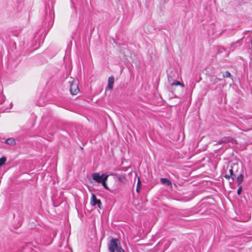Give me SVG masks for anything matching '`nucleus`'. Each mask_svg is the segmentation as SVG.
I'll return each instance as SVG.
<instances>
[{
	"mask_svg": "<svg viewBox=\"0 0 252 252\" xmlns=\"http://www.w3.org/2000/svg\"><path fill=\"white\" fill-rule=\"evenodd\" d=\"M91 204L94 206L97 205L98 208L100 209H102V205L100 199H97L94 193L92 194V197L91 198Z\"/></svg>",
	"mask_w": 252,
	"mask_h": 252,
	"instance_id": "nucleus-3",
	"label": "nucleus"
},
{
	"mask_svg": "<svg viewBox=\"0 0 252 252\" xmlns=\"http://www.w3.org/2000/svg\"><path fill=\"white\" fill-rule=\"evenodd\" d=\"M170 79H171V78L170 77H168V81H170Z\"/></svg>",
	"mask_w": 252,
	"mask_h": 252,
	"instance_id": "nucleus-20",
	"label": "nucleus"
},
{
	"mask_svg": "<svg viewBox=\"0 0 252 252\" xmlns=\"http://www.w3.org/2000/svg\"><path fill=\"white\" fill-rule=\"evenodd\" d=\"M120 242L118 239H112L109 244L108 249L110 252H125V251L120 246Z\"/></svg>",
	"mask_w": 252,
	"mask_h": 252,
	"instance_id": "nucleus-1",
	"label": "nucleus"
},
{
	"mask_svg": "<svg viewBox=\"0 0 252 252\" xmlns=\"http://www.w3.org/2000/svg\"><path fill=\"white\" fill-rule=\"evenodd\" d=\"M70 85V92L71 94L75 95L79 92V89L78 86V81L74 79L71 78V81H69Z\"/></svg>",
	"mask_w": 252,
	"mask_h": 252,
	"instance_id": "nucleus-2",
	"label": "nucleus"
},
{
	"mask_svg": "<svg viewBox=\"0 0 252 252\" xmlns=\"http://www.w3.org/2000/svg\"><path fill=\"white\" fill-rule=\"evenodd\" d=\"M242 191V186H239V188L237 189V194L238 195H240Z\"/></svg>",
	"mask_w": 252,
	"mask_h": 252,
	"instance_id": "nucleus-18",
	"label": "nucleus"
},
{
	"mask_svg": "<svg viewBox=\"0 0 252 252\" xmlns=\"http://www.w3.org/2000/svg\"><path fill=\"white\" fill-rule=\"evenodd\" d=\"M229 171L230 175L231 177V178H232V180L233 181V180H234L233 177L235 176V173H234V172L233 171V170L231 167L229 169Z\"/></svg>",
	"mask_w": 252,
	"mask_h": 252,
	"instance_id": "nucleus-16",
	"label": "nucleus"
},
{
	"mask_svg": "<svg viewBox=\"0 0 252 252\" xmlns=\"http://www.w3.org/2000/svg\"><path fill=\"white\" fill-rule=\"evenodd\" d=\"M6 160V158L5 157H1L0 158V166L5 164Z\"/></svg>",
	"mask_w": 252,
	"mask_h": 252,
	"instance_id": "nucleus-14",
	"label": "nucleus"
},
{
	"mask_svg": "<svg viewBox=\"0 0 252 252\" xmlns=\"http://www.w3.org/2000/svg\"><path fill=\"white\" fill-rule=\"evenodd\" d=\"M223 76L224 78H228L230 76V73L228 71H226L224 73Z\"/></svg>",
	"mask_w": 252,
	"mask_h": 252,
	"instance_id": "nucleus-17",
	"label": "nucleus"
},
{
	"mask_svg": "<svg viewBox=\"0 0 252 252\" xmlns=\"http://www.w3.org/2000/svg\"><path fill=\"white\" fill-rule=\"evenodd\" d=\"M108 176H106V177H104V179L103 181L101 183L102 184V186L104 187V188L106 189H108V187L106 184V181L108 179Z\"/></svg>",
	"mask_w": 252,
	"mask_h": 252,
	"instance_id": "nucleus-13",
	"label": "nucleus"
},
{
	"mask_svg": "<svg viewBox=\"0 0 252 252\" xmlns=\"http://www.w3.org/2000/svg\"><path fill=\"white\" fill-rule=\"evenodd\" d=\"M118 180L120 182H123V183H125L126 181V178L124 176H119L118 177Z\"/></svg>",
	"mask_w": 252,
	"mask_h": 252,
	"instance_id": "nucleus-15",
	"label": "nucleus"
},
{
	"mask_svg": "<svg viewBox=\"0 0 252 252\" xmlns=\"http://www.w3.org/2000/svg\"><path fill=\"white\" fill-rule=\"evenodd\" d=\"M244 176L242 173H240V175L237 178V182L239 186H241V184L243 181Z\"/></svg>",
	"mask_w": 252,
	"mask_h": 252,
	"instance_id": "nucleus-9",
	"label": "nucleus"
},
{
	"mask_svg": "<svg viewBox=\"0 0 252 252\" xmlns=\"http://www.w3.org/2000/svg\"><path fill=\"white\" fill-rule=\"evenodd\" d=\"M231 167L233 169L235 173L239 172V169L241 168V166L239 165L237 163H232Z\"/></svg>",
	"mask_w": 252,
	"mask_h": 252,
	"instance_id": "nucleus-7",
	"label": "nucleus"
},
{
	"mask_svg": "<svg viewBox=\"0 0 252 252\" xmlns=\"http://www.w3.org/2000/svg\"><path fill=\"white\" fill-rule=\"evenodd\" d=\"M160 182L162 184H165L168 186L172 188V183L171 181L166 178H161L160 179Z\"/></svg>",
	"mask_w": 252,
	"mask_h": 252,
	"instance_id": "nucleus-8",
	"label": "nucleus"
},
{
	"mask_svg": "<svg viewBox=\"0 0 252 252\" xmlns=\"http://www.w3.org/2000/svg\"><path fill=\"white\" fill-rule=\"evenodd\" d=\"M114 83V78L113 76H110L108 78L107 88L108 90H112Z\"/></svg>",
	"mask_w": 252,
	"mask_h": 252,
	"instance_id": "nucleus-5",
	"label": "nucleus"
},
{
	"mask_svg": "<svg viewBox=\"0 0 252 252\" xmlns=\"http://www.w3.org/2000/svg\"><path fill=\"white\" fill-rule=\"evenodd\" d=\"M141 187V182L140 178L139 177H138V181H137V187H136V189L137 192H139Z\"/></svg>",
	"mask_w": 252,
	"mask_h": 252,
	"instance_id": "nucleus-12",
	"label": "nucleus"
},
{
	"mask_svg": "<svg viewBox=\"0 0 252 252\" xmlns=\"http://www.w3.org/2000/svg\"><path fill=\"white\" fill-rule=\"evenodd\" d=\"M5 143L9 145H15L16 144L15 140L13 138H9L5 141Z\"/></svg>",
	"mask_w": 252,
	"mask_h": 252,
	"instance_id": "nucleus-10",
	"label": "nucleus"
},
{
	"mask_svg": "<svg viewBox=\"0 0 252 252\" xmlns=\"http://www.w3.org/2000/svg\"><path fill=\"white\" fill-rule=\"evenodd\" d=\"M106 176L108 175L105 174H103L100 175L99 173L97 172L94 173L92 175L93 179L98 183H101L103 181L104 177H106Z\"/></svg>",
	"mask_w": 252,
	"mask_h": 252,
	"instance_id": "nucleus-4",
	"label": "nucleus"
},
{
	"mask_svg": "<svg viewBox=\"0 0 252 252\" xmlns=\"http://www.w3.org/2000/svg\"><path fill=\"white\" fill-rule=\"evenodd\" d=\"M171 86H180L182 88H184L185 87V85H184V84L181 83V82H180L178 81H176V80L174 81L171 84Z\"/></svg>",
	"mask_w": 252,
	"mask_h": 252,
	"instance_id": "nucleus-11",
	"label": "nucleus"
},
{
	"mask_svg": "<svg viewBox=\"0 0 252 252\" xmlns=\"http://www.w3.org/2000/svg\"><path fill=\"white\" fill-rule=\"evenodd\" d=\"M230 177H231L230 175H225L224 176V178L228 180L229 179Z\"/></svg>",
	"mask_w": 252,
	"mask_h": 252,
	"instance_id": "nucleus-19",
	"label": "nucleus"
},
{
	"mask_svg": "<svg viewBox=\"0 0 252 252\" xmlns=\"http://www.w3.org/2000/svg\"><path fill=\"white\" fill-rule=\"evenodd\" d=\"M233 141H234L233 139L231 137H225V138H224L220 140L218 142V144H221L223 143H226L229 142H233Z\"/></svg>",
	"mask_w": 252,
	"mask_h": 252,
	"instance_id": "nucleus-6",
	"label": "nucleus"
}]
</instances>
